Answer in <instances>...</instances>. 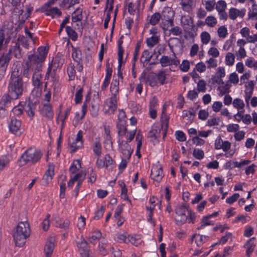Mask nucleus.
<instances>
[{
    "instance_id": "nucleus-1",
    "label": "nucleus",
    "mask_w": 257,
    "mask_h": 257,
    "mask_svg": "<svg viewBox=\"0 0 257 257\" xmlns=\"http://www.w3.org/2000/svg\"><path fill=\"white\" fill-rule=\"evenodd\" d=\"M25 82L22 75V71L16 67L11 74L8 85V92L14 98L20 99L25 91Z\"/></svg>"
},
{
    "instance_id": "nucleus-2",
    "label": "nucleus",
    "mask_w": 257,
    "mask_h": 257,
    "mask_svg": "<svg viewBox=\"0 0 257 257\" xmlns=\"http://www.w3.org/2000/svg\"><path fill=\"white\" fill-rule=\"evenodd\" d=\"M48 51V49L46 47L42 46L38 48L37 53L29 55L28 61L26 63V67L24 68L23 71L20 70L22 71V76L29 78L30 75V71L31 70L33 72H34L35 66L37 65V63L45 61Z\"/></svg>"
},
{
    "instance_id": "nucleus-3",
    "label": "nucleus",
    "mask_w": 257,
    "mask_h": 257,
    "mask_svg": "<svg viewBox=\"0 0 257 257\" xmlns=\"http://www.w3.org/2000/svg\"><path fill=\"white\" fill-rule=\"evenodd\" d=\"M30 234L29 223L27 221L19 222L13 234L16 245L19 247L23 246Z\"/></svg>"
},
{
    "instance_id": "nucleus-4",
    "label": "nucleus",
    "mask_w": 257,
    "mask_h": 257,
    "mask_svg": "<svg viewBox=\"0 0 257 257\" xmlns=\"http://www.w3.org/2000/svg\"><path fill=\"white\" fill-rule=\"evenodd\" d=\"M42 156V154L40 151L34 148H29L23 154L19 160V165L23 166L28 163L35 164L41 159Z\"/></svg>"
},
{
    "instance_id": "nucleus-5",
    "label": "nucleus",
    "mask_w": 257,
    "mask_h": 257,
    "mask_svg": "<svg viewBox=\"0 0 257 257\" xmlns=\"http://www.w3.org/2000/svg\"><path fill=\"white\" fill-rule=\"evenodd\" d=\"M161 16L162 28L164 30H168L170 27L174 26V12L171 8H164Z\"/></svg>"
},
{
    "instance_id": "nucleus-6",
    "label": "nucleus",
    "mask_w": 257,
    "mask_h": 257,
    "mask_svg": "<svg viewBox=\"0 0 257 257\" xmlns=\"http://www.w3.org/2000/svg\"><path fill=\"white\" fill-rule=\"evenodd\" d=\"M43 62L37 63L35 66L34 72L33 73L32 82L35 88L42 89L43 82L42 66Z\"/></svg>"
},
{
    "instance_id": "nucleus-7",
    "label": "nucleus",
    "mask_w": 257,
    "mask_h": 257,
    "mask_svg": "<svg viewBox=\"0 0 257 257\" xmlns=\"http://www.w3.org/2000/svg\"><path fill=\"white\" fill-rule=\"evenodd\" d=\"M188 209L189 208L185 204H182L176 207L175 213L177 217L175 220L177 225H181L186 222L188 219Z\"/></svg>"
},
{
    "instance_id": "nucleus-8",
    "label": "nucleus",
    "mask_w": 257,
    "mask_h": 257,
    "mask_svg": "<svg viewBox=\"0 0 257 257\" xmlns=\"http://www.w3.org/2000/svg\"><path fill=\"white\" fill-rule=\"evenodd\" d=\"M18 99L14 98L9 93H5L0 99V117H3L6 114L7 108L9 107L13 100Z\"/></svg>"
},
{
    "instance_id": "nucleus-9",
    "label": "nucleus",
    "mask_w": 257,
    "mask_h": 257,
    "mask_svg": "<svg viewBox=\"0 0 257 257\" xmlns=\"http://www.w3.org/2000/svg\"><path fill=\"white\" fill-rule=\"evenodd\" d=\"M117 97L111 96L105 102L104 111L105 113H113L117 108Z\"/></svg>"
},
{
    "instance_id": "nucleus-10",
    "label": "nucleus",
    "mask_w": 257,
    "mask_h": 257,
    "mask_svg": "<svg viewBox=\"0 0 257 257\" xmlns=\"http://www.w3.org/2000/svg\"><path fill=\"white\" fill-rule=\"evenodd\" d=\"M164 174L162 166L157 163L152 167L151 173V177L152 179L159 183L162 180Z\"/></svg>"
},
{
    "instance_id": "nucleus-11",
    "label": "nucleus",
    "mask_w": 257,
    "mask_h": 257,
    "mask_svg": "<svg viewBox=\"0 0 257 257\" xmlns=\"http://www.w3.org/2000/svg\"><path fill=\"white\" fill-rule=\"evenodd\" d=\"M10 131L13 134L21 135L22 134V122L16 118L12 117L9 124Z\"/></svg>"
},
{
    "instance_id": "nucleus-12",
    "label": "nucleus",
    "mask_w": 257,
    "mask_h": 257,
    "mask_svg": "<svg viewBox=\"0 0 257 257\" xmlns=\"http://www.w3.org/2000/svg\"><path fill=\"white\" fill-rule=\"evenodd\" d=\"M119 148L123 156V158L128 160L133 153V150L127 141L124 140H120L118 139Z\"/></svg>"
},
{
    "instance_id": "nucleus-13",
    "label": "nucleus",
    "mask_w": 257,
    "mask_h": 257,
    "mask_svg": "<svg viewBox=\"0 0 257 257\" xmlns=\"http://www.w3.org/2000/svg\"><path fill=\"white\" fill-rule=\"evenodd\" d=\"M83 132L81 130L78 131L75 141L70 144L71 149V152L74 153L78 149L83 147V142L82 140Z\"/></svg>"
},
{
    "instance_id": "nucleus-14",
    "label": "nucleus",
    "mask_w": 257,
    "mask_h": 257,
    "mask_svg": "<svg viewBox=\"0 0 257 257\" xmlns=\"http://www.w3.org/2000/svg\"><path fill=\"white\" fill-rule=\"evenodd\" d=\"M57 71H53L52 69L48 68L46 73L45 79L50 80L53 83L52 86L54 88H56L59 85V76L56 74Z\"/></svg>"
},
{
    "instance_id": "nucleus-15",
    "label": "nucleus",
    "mask_w": 257,
    "mask_h": 257,
    "mask_svg": "<svg viewBox=\"0 0 257 257\" xmlns=\"http://www.w3.org/2000/svg\"><path fill=\"white\" fill-rule=\"evenodd\" d=\"M54 175V166L52 165H49L42 179L41 184L44 186L49 184L51 182Z\"/></svg>"
},
{
    "instance_id": "nucleus-16",
    "label": "nucleus",
    "mask_w": 257,
    "mask_h": 257,
    "mask_svg": "<svg viewBox=\"0 0 257 257\" xmlns=\"http://www.w3.org/2000/svg\"><path fill=\"white\" fill-rule=\"evenodd\" d=\"M64 60L61 55L58 54L52 60L48 68L52 69L53 71H57L61 68Z\"/></svg>"
},
{
    "instance_id": "nucleus-17",
    "label": "nucleus",
    "mask_w": 257,
    "mask_h": 257,
    "mask_svg": "<svg viewBox=\"0 0 257 257\" xmlns=\"http://www.w3.org/2000/svg\"><path fill=\"white\" fill-rule=\"evenodd\" d=\"M160 64L162 67H166L170 65L177 66L180 64L179 60L175 56L169 58L168 56H163L160 60Z\"/></svg>"
},
{
    "instance_id": "nucleus-18",
    "label": "nucleus",
    "mask_w": 257,
    "mask_h": 257,
    "mask_svg": "<svg viewBox=\"0 0 257 257\" xmlns=\"http://www.w3.org/2000/svg\"><path fill=\"white\" fill-rule=\"evenodd\" d=\"M11 59V56L9 53L0 57V75H3L5 73Z\"/></svg>"
},
{
    "instance_id": "nucleus-19",
    "label": "nucleus",
    "mask_w": 257,
    "mask_h": 257,
    "mask_svg": "<svg viewBox=\"0 0 257 257\" xmlns=\"http://www.w3.org/2000/svg\"><path fill=\"white\" fill-rule=\"evenodd\" d=\"M77 244L81 256L89 257V249L87 241L82 239L80 241L77 242Z\"/></svg>"
},
{
    "instance_id": "nucleus-20",
    "label": "nucleus",
    "mask_w": 257,
    "mask_h": 257,
    "mask_svg": "<svg viewBox=\"0 0 257 257\" xmlns=\"http://www.w3.org/2000/svg\"><path fill=\"white\" fill-rule=\"evenodd\" d=\"M181 23L185 31H189L193 28L194 24L193 20L189 16L182 17Z\"/></svg>"
},
{
    "instance_id": "nucleus-21",
    "label": "nucleus",
    "mask_w": 257,
    "mask_h": 257,
    "mask_svg": "<svg viewBox=\"0 0 257 257\" xmlns=\"http://www.w3.org/2000/svg\"><path fill=\"white\" fill-rule=\"evenodd\" d=\"M245 9H242L239 10L236 8H231L229 10V17L231 20H235L237 17L243 18L245 14Z\"/></svg>"
},
{
    "instance_id": "nucleus-22",
    "label": "nucleus",
    "mask_w": 257,
    "mask_h": 257,
    "mask_svg": "<svg viewBox=\"0 0 257 257\" xmlns=\"http://www.w3.org/2000/svg\"><path fill=\"white\" fill-rule=\"evenodd\" d=\"M92 149L95 157L100 158L102 154V146L99 138H95L92 145Z\"/></svg>"
},
{
    "instance_id": "nucleus-23",
    "label": "nucleus",
    "mask_w": 257,
    "mask_h": 257,
    "mask_svg": "<svg viewBox=\"0 0 257 257\" xmlns=\"http://www.w3.org/2000/svg\"><path fill=\"white\" fill-rule=\"evenodd\" d=\"M41 113L43 116L48 119H52L54 115L52 105L49 103L44 104Z\"/></svg>"
},
{
    "instance_id": "nucleus-24",
    "label": "nucleus",
    "mask_w": 257,
    "mask_h": 257,
    "mask_svg": "<svg viewBox=\"0 0 257 257\" xmlns=\"http://www.w3.org/2000/svg\"><path fill=\"white\" fill-rule=\"evenodd\" d=\"M21 51L20 44L18 43H15L14 45L11 46L8 53L10 55L11 54H13L17 59H21L23 57Z\"/></svg>"
},
{
    "instance_id": "nucleus-25",
    "label": "nucleus",
    "mask_w": 257,
    "mask_h": 257,
    "mask_svg": "<svg viewBox=\"0 0 257 257\" xmlns=\"http://www.w3.org/2000/svg\"><path fill=\"white\" fill-rule=\"evenodd\" d=\"M181 41L179 38L176 37L170 38L168 41V45L169 48L173 53L174 56L175 57V53L174 52V49L179 47L180 45Z\"/></svg>"
},
{
    "instance_id": "nucleus-26",
    "label": "nucleus",
    "mask_w": 257,
    "mask_h": 257,
    "mask_svg": "<svg viewBox=\"0 0 257 257\" xmlns=\"http://www.w3.org/2000/svg\"><path fill=\"white\" fill-rule=\"evenodd\" d=\"M25 102L20 101L19 104L15 106L12 109V112L15 116L20 117L23 115L24 105Z\"/></svg>"
},
{
    "instance_id": "nucleus-27",
    "label": "nucleus",
    "mask_w": 257,
    "mask_h": 257,
    "mask_svg": "<svg viewBox=\"0 0 257 257\" xmlns=\"http://www.w3.org/2000/svg\"><path fill=\"white\" fill-rule=\"evenodd\" d=\"M82 9L78 8L72 14V21L73 23L80 22L82 21Z\"/></svg>"
},
{
    "instance_id": "nucleus-28",
    "label": "nucleus",
    "mask_w": 257,
    "mask_h": 257,
    "mask_svg": "<svg viewBox=\"0 0 257 257\" xmlns=\"http://www.w3.org/2000/svg\"><path fill=\"white\" fill-rule=\"evenodd\" d=\"M54 248V243L53 242V241H47L44 248V252L46 257L51 256L52 253L53 252Z\"/></svg>"
},
{
    "instance_id": "nucleus-29",
    "label": "nucleus",
    "mask_w": 257,
    "mask_h": 257,
    "mask_svg": "<svg viewBox=\"0 0 257 257\" xmlns=\"http://www.w3.org/2000/svg\"><path fill=\"white\" fill-rule=\"evenodd\" d=\"M36 106L32 102L29 101L28 105L25 108V111L26 112L28 116L32 118L35 115Z\"/></svg>"
},
{
    "instance_id": "nucleus-30",
    "label": "nucleus",
    "mask_w": 257,
    "mask_h": 257,
    "mask_svg": "<svg viewBox=\"0 0 257 257\" xmlns=\"http://www.w3.org/2000/svg\"><path fill=\"white\" fill-rule=\"evenodd\" d=\"M254 237L250 238L244 245V247L246 248V252L248 256H249L254 249L255 245L254 243Z\"/></svg>"
},
{
    "instance_id": "nucleus-31",
    "label": "nucleus",
    "mask_w": 257,
    "mask_h": 257,
    "mask_svg": "<svg viewBox=\"0 0 257 257\" xmlns=\"http://www.w3.org/2000/svg\"><path fill=\"white\" fill-rule=\"evenodd\" d=\"M101 233L100 231L99 230H96L90 233L88 240L90 243L92 244H95L101 238Z\"/></svg>"
},
{
    "instance_id": "nucleus-32",
    "label": "nucleus",
    "mask_w": 257,
    "mask_h": 257,
    "mask_svg": "<svg viewBox=\"0 0 257 257\" xmlns=\"http://www.w3.org/2000/svg\"><path fill=\"white\" fill-rule=\"evenodd\" d=\"M123 43V41L122 40L119 39L117 41V45H118V61L119 63V67L121 66L122 63V58L124 50L123 49L122 44Z\"/></svg>"
},
{
    "instance_id": "nucleus-33",
    "label": "nucleus",
    "mask_w": 257,
    "mask_h": 257,
    "mask_svg": "<svg viewBox=\"0 0 257 257\" xmlns=\"http://www.w3.org/2000/svg\"><path fill=\"white\" fill-rule=\"evenodd\" d=\"M119 81L117 79L113 80L111 86L110 91L111 93V96L117 97V94L119 91Z\"/></svg>"
},
{
    "instance_id": "nucleus-34",
    "label": "nucleus",
    "mask_w": 257,
    "mask_h": 257,
    "mask_svg": "<svg viewBox=\"0 0 257 257\" xmlns=\"http://www.w3.org/2000/svg\"><path fill=\"white\" fill-rule=\"evenodd\" d=\"M208 238V236H203L200 234H194L192 236V239H195V241L198 246L202 245Z\"/></svg>"
},
{
    "instance_id": "nucleus-35",
    "label": "nucleus",
    "mask_w": 257,
    "mask_h": 257,
    "mask_svg": "<svg viewBox=\"0 0 257 257\" xmlns=\"http://www.w3.org/2000/svg\"><path fill=\"white\" fill-rule=\"evenodd\" d=\"M160 35L152 36L146 40L147 46L149 47H153L157 44L159 41Z\"/></svg>"
},
{
    "instance_id": "nucleus-36",
    "label": "nucleus",
    "mask_w": 257,
    "mask_h": 257,
    "mask_svg": "<svg viewBox=\"0 0 257 257\" xmlns=\"http://www.w3.org/2000/svg\"><path fill=\"white\" fill-rule=\"evenodd\" d=\"M125 123H117V128L118 130V136L119 139L120 140H122V139L123 137H124L127 133V128L126 126L124 125Z\"/></svg>"
},
{
    "instance_id": "nucleus-37",
    "label": "nucleus",
    "mask_w": 257,
    "mask_h": 257,
    "mask_svg": "<svg viewBox=\"0 0 257 257\" xmlns=\"http://www.w3.org/2000/svg\"><path fill=\"white\" fill-rule=\"evenodd\" d=\"M231 85L228 83H224L217 88V90L219 91V95L223 96L225 94H227L230 92V88Z\"/></svg>"
},
{
    "instance_id": "nucleus-38",
    "label": "nucleus",
    "mask_w": 257,
    "mask_h": 257,
    "mask_svg": "<svg viewBox=\"0 0 257 257\" xmlns=\"http://www.w3.org/2000/svg\"><path fill=\"white\" fill-rule=\"evenodd\" d=\"M128 234L126 232H124L123 233H117L116 235L115 240L120 243L123 242L128 243Z\"/></svg>"
},
{
    "instance_id": "nucleus-39",
    "label": "nucleus",
    "mask_w": 257,
    "mask_h": 257,
    "mask_svg": "<svg viewBox=\"0 0 257 257\" xmlns=\"http://www.w3.org/2000/svg\"><path fill=\"white\" fill-rule=\"evenodd\" d=\"M99 107V105L98 103L95 101L91 102L90 111L92 116L96 117L98 115Z\"/></svg>"
},
{
    "instance_id": "nucleus-40",
    "label": "nucleus",
    "mask_w": 257,
    "mask_h": 257,
    "mask_svg": "<svg viewBox=\"0 0 257 257\" xmlns=\"http://www.w3.org/2000/svg\"><path fill=\"white\" fill-rule=\"evenodd\" d=\"M202 3L205 5V9L208 12L212 11L215 5V0H202Z\"/></svg>"
},
{
    "instance_id": "nucleus-41",
    "label": "nucleus",
    "mask_w": 257,
    "mask_h": 257,
    "mask_svg": "<svg viewBox=\"0 0 257 257\" xmlns=\"http://www.w3.org/2000/svg\"><path fill=\"white\" fill-rule=\"evenodd\" d=\"M180 4L184 11L189 12L191 10L192 0H181Z\"/></svg>"
},
{
    "instance_id": "nucleus-42",
    "label": "nucleus",
    "mask_w": 257,
    "mask_h": 257,
    "mask_svg": "<svg viewBox=\"0 0 257 257\" xmlns=\"http://www.w3.org/2000/svg\"><path fill=\"white\" fill-rule=\"evenodd\" d=\"M66 31L72 41H75L77 39V34L71 27H66Z\"/></svg>"
},
{
    "instance_id": "nucleus-43",
    "label": "nucleus",
    "mask_w": 257,
    "mask_h": 257,
    "mask_svg": "<svg viewBox=\"0 0 257 257\" xmlns=\"http://www.w3.org/2000/svg\"><path fill=\"white\" fill-rule=\"evenodd\" d=\"M45 14L54 18L56 16H60L62 13L57 7H54L50 9Z\"/></svg>"
},
{
    "instance_id": "nucleus-44",
    "label": "nucleus",
    "mask_w": 257,
    "mask_h": 257,
    "mask_svg": "<svg viewBox=\"0 0 257 257\" xmlns=\"http://www.w3.org/2000/svg\"><path fill=\"white\" fill-rule=\"evenodd\" d=\"M233 106L238 110L242 109L244 107V103L243 100L240 98H235L232 101Z\"/></svg>"
},
{
    "instance_id": "nucleus-45",
    "label": "nucleus",
    "mask_w": 257,
    "mask_h": 257,
    "mask_svg": "<svg viewBox=\"0 0 257 257\" xmlns=\"http://www.w3.org/2000/svg\"><path fill=\"white\" fill-rule=\"evenodd\" d=\"M80 168H81L80 161L79 160H75L71 164V165L69 168V171L71 173L74 174L78 170H79Z\"/></svg>"
},
{
    "instance_id": "nucleus-46",
    "label": "nucleus",
    "mask_w": 257,
    "mask_h": 257,
    "mask_svg": "<svg viewBox=\"0 0 257 257\" xmlns=\"http://www.w3.org/2000/svg\"><path fill=\"white\" fill-rule=\"evenodd\" d=\"M152 87H155L157 85L156 76L154 74L149 75L147 76V83Z\"/></svg>"
},
{
    "instance_id": "nucleus-47",
    "label": "nucleus",
    "mask_w": 257,
    "mask_h": 257,
    "mask_svg": "<svg viewBox=\"0 0 257 257\" xmlns=\"http://www.w3.org/2000/svg\"><path fill=\"white\" fill-rule=\"evenodd\" d=\"M235 60V56L232 53L228 52L225 56V64L228 66L233 65Z\"/></svg>"
},
{
    "instance_id": "nucleus-48",
    "label": "nucleus",
    "mask_w": 257,
    "mask_h": 257,
    "mask_svg": "<svg viewBox=\"0 0 257 257\" xmlns=\"http://www.w3.org/2000/svg\"><path fill=\"white\" fill-rule=\"evenodd\" d=\"M105 167L108 169H112L113 167V160L109 154L104 157Z\"/></svg>"
},
{
    "instance_id": "nucleus-49",
    "label": "nucleus",
    "mask_w": 257,
    "mask_h": 257,
    "mask_svg": "<svg viewBox=\"0 0 257 257\" xmlns=\"http://www.w3.org/2000/svg\"><path fill=\"white\" fill-rule=\"evenodd\" d=\"M221 122L220 118L219 117H213L208 119L207 121L206 125L211 127L214 125H218Z\"/></svg>"
},
{
    "instance_id": "nucleus-50",
    "label": "nucleus",
    "mask_w": 257,
    "mask_h": 257,
    "mask_svg": "<svg viewBox=\"0 0 257 257\" xmlns=\"http://www.w3.org/2000/svg\"><path fill=\"white\" fill-rule=\"evenodd\" d=\"M81 51L78 49L76 48H72V56L73 59L77 61L78 62L80 60L81 58Z\"/></svg>"
},
{
    "instance_id": "nucleus-51",
    "label": "nucleus",
    "mask_w": 257,
    "mask_h": 257,
    "mask_svg": "<svg viewBox=\"0 0 257 257\" xmlns=\"http://www.w3.org/2000/svg\"><path fill=\"white\" fill-rule=\"evenodd\" d=\"M205 23L207 26L213 27L217 24V20L213 16H208L205 19Z\"/></svg>"
},
{
    "instance_id": "nucleus-52",
    "label": "nucleus",
    "mask_w": 257,
    "mask_h": 257,
    "mask_svg": "<svg viewBox=\"0 0 257 257\" xmlns=\"http://www.w3.org/2000/svg\"><path fill=\"white\" fill-rule=\"evenodd\" d=\"M161 19V14L159 13H155L151 16L150 23L152 25H155L159 22Z\"/></svg>"
},
{
    "instance_id": "nucleus-53",
    "label": "nucleus",
    "mask_w": 257,
    "mask_h": 257,
    "mask_svg": "<svg viewBox=\"0 0 257 257\" xmlns=\"http://www.w3.org/2000/svg\"><path fill=\"white\" fill-rule=\"evenodd\" d=\"M200 37L201 42L204 44H208L210 41L211 38L210 34L206 31L201 33L200 35Z\"/></svg>"
},
{
    "instance_id": "nucleus-54",
    "label": "nucleus",
    "mask_w": 257,
    "mask_h": 257,
    "mask_svg": "<svg viewBox=\"0 0 257 257\" xmlns=\"http://www.w3.org/2000/svg\"><path fill=\"white\" fill-rule=\"evenodd\" d=\"M143 138V135L140 132H138L136 138V140L137 141V154L139 153L140 150H141L142 145V141Z\"/></svg>"
},
{
    "instance_id": "nucleus-55",
    "label": "nucleus",
    "mask_w": 257,
    "mask_h": 257,
    "mask_svg": "<svg viewBox=\"0 0 257 257\" xmlns=\"http://www.w3.org/2000/svg\"><path fill=\"white\" fill-rule=\"evenodd\" d=\"M217 34L219 37L224 38L228 34L227 29L225 26L220 27L217 30Z\"/></svg>"
},
{
    "instance_id": "nucleus-56",
    "label": "nucleus",
    "mask_w": 257,
    "mask_h": 257,
    "mask_svg": "<svg viewBox=\"0 0 257 257\" xmlns=\"http://www.w3.org/2000/svg\"><path fill=\"white\" fill-rule=\"evenodd\" d=\"M157 80H158L160 83L162 85L164 84L166 80V74L164 71H160L157 74L155 75Z\"/></svg>"
},
{
    "instance_id": "nucleus-57",
    "label": "nucleus",
    "mask_w": 257,
    "mask_h": 257,
    "mask_svg": "<svg viewBox=\"0 0 257 257\" xmlns=\"http://www.w3.org/2000/svg\"><path fill=\"white\" fill-rule=\"evenodd\" d=\"M209 218H210L208 217V215L204 216L202 219V224L198 227V229H201L203 228L205 226L213 225V221H208Z\"/></svg>"
},
{
    "instance_id": "nucleus-58",
    "label": "nucleus",
    "mask_w": 257,
    "mask_h": 257,
    "mask_svg": "<svg viewBox=\"0 0 257 257\" xmlns=\"http://www.w3.org/2000/svg\"><path fill=\"white\" fill-rule=\"evenodd\" d=\"M193 156L197 159L201 160L204 157V152L199 149H195L193 152Z\"/></svg>"
},
{
    "instance_id": "nucleus-59",
    "label": "nucleus",
    "mask_w": 257,
    "mask_h": 257,
    "mask_svg": "<svg viewBox=\"0 0 257 257\" xmlns=\"http://www.w3.org/2000/svg\"><path fill=\"white\" fill-rule=\"evenodd\" d=\"M206 83L203 80H200L197 83V90L199 92H205L206 90Z\"/></svg>"
},
{
    "instance_id": "nucleus-60",
    "label": "nucleus",
    "mask_w": 257,
    "mask_h": 257,
    "mask_svg": "<svg viewBox=\"0 0 257 257\" xmlns=\"http://www.w3.org/2000/svg\"><path fill=\"white\" fill-rule=\"evenodd\" d=\"M172 28L169 29H168V30L169 31V32L173 34L174 36H179L182 34V31L181 28H180L178 26H175V27H171Z\"/></svg>"
},
{
    "instance_id": "nucleus-61",
    "label": "nucleus",
    "mask_w": 257,
    "mask_h": 257,
    "mask_svg": "<svg viewBox=\"0 0 257 257\" xmlns=\"http://www.w3.org/2000/svg\"><path fill=\"white\" fill-rule=\"evenodd\" d=\"M226 8V4L224 1H219L216 6V9L218 12L224 11Z\"/></svg>"
},
{
    "instance_id": "nucleus-62",
    "label": "nucleus",
    "mask_w": 257,
    "mask_h": 257,
    "mask_svg": "<svg viewBox=\"0 0 257 257\" xmlns=\"http://www.w3.org/2000/svg\"><path fill=\"white\" fill-rule=\"evenodd\" d=\"M152 56L150 54L149 51L148 50H145L143 51L142 57H141V61H144L146 62H148L150 61Z\"/></svg>"
},
{
    "instance_id": "nucleus-63",
    "label": "nucleus",
    "mask_w": 257,
    "mask_h": 257,
    "mask_svg": "<svg viewBox=\"0 0 257 257\" xmlns=\"http://www.w3.org/2000/svg\"><path fill=\"white\" fill-rule=\"evenodd\" d=\"M67 73L69 76V80H72L75 78V70L74 66L71 65L67 69Z\"/></svg>"
},
{
    "instance_id": "nucleus-64",
    "label": "nucleus",
    "mask_w": 257,
    "mask_h": 257,
    "mask_svg": "<svg viewBox=\"0 0 257 257\" xmlns=\"http://www.w3.org/2000/svg\"><path fill=\"white\" fill-rule=\"evenodd\" d=\"M83 88H80L76 93L75 97V102L76 104L80 103L82 99Z\"/></svg>"
}]
</instances>
